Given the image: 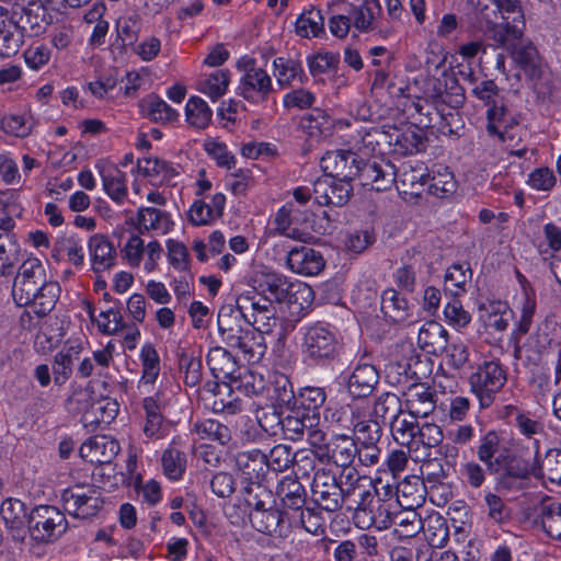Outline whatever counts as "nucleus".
<instances>
[{"label": "nucleus", "mask_w": 561, "mask_h": 561, "mask_svg": "<svg viewBox=\"0 0 561 561\" xmlns=\"http://www.w3.org/2000/svg\"><path fill=\"white\" fill-rule=\"evenodd\" d=\"M325 175L350 183L357 179L362 186L376 192L390 190L396 180V167L389 160H364L350 150L328 151L321 159Z\"/></svg>", "instance_id": "obj_1"}, {"label": "nucleus", "mask_w": 561, "mask_h": 561, "mask_svg": "<svg viewBox=\"0 0 561 561\" xmlns=\"http://www.w3.org/2000/svg\"><path fill=\"white\" fill-rule=\"evenodd\" d=\"M511 56L517 67L523 71L528 87L539 99H545L551 92L547 66L537 48L530 42H518L512 48Z\"/></svg>", "instance_id": "obj_2"}, {"label": "nucleus", "mask_w": 561, "mask_h": 561, "mask_svg": "<svg viewBox=\"0 0 561 561\" xmlns=\"http://www.w3.org/2000/svg\"><path fill=\"white\" fill-rule=\"evenodd\" d=\"M68 527L65 514L51 505H39L32 510L27 519V528L37 542L57 540Z\"/></svg>", "instance_id": "obj_3"}, {"label": "nucleus", "mask_w": 561, "mask_h": 561, "mask_svg": "<svg viewBox=\"0 0 561 561\" xmlns=\"http://www.w3.org/2000/svg\"><path fill=\"white\" fill-rule=\"evenodd\" d=\"M490 472L500 476V483L506 489L522 484L530 476L536 478V465L515 451L503 448L496 456Z\"/></svg>", "instance_id": "obj_4"}, {"label": "nucleus", "mask_w": 561, "mask_h": 561, "mask_svg": "<svg viewBox=\"0 0 561 561\" xmlns=\"http://www.w3.org/2000/svg\"><path fill=\"white\" fill-rule=\"evenodd\" d=\"M325 392L321 388H305L298 398H295L289 408V414L283 421H331L333 405H324Z\"/></svg>", "instance_id": "obj_5"}, {"label": "nucleus", "mask_w": 561, "mask_h": 561, "mask_svg": "<svg viewBox=\"0 0 561 561\" xmlns=\"http://www.w3.org/2000/svg\"><path fill=\"white\" fill-rule=\"evenodd\" d=\"M10 16L28 36H38L47 30L53 16L39 0H14Z\"/></svg>", "instance_id": "obj_6"}, {"label": "nucleus", "mask_w": 561, "mask_h": 561, "mask_svg": "<svg viewBox=\"0 0 561 561\" xmlns=\"http://www.w3.org/2000/svg\"><path fill=\"white\" fill-rule=\"evenodd\" d=\"M311 492L314 503L320 508L336 512L348 496L350 489L344 490L331 471L318 469L313 476Z\"/></svg>", "instance_id": "obj_7"}, {"label": "nucleus", "mask_w": 561, "mask_h": 561, "mask_svg": "<svg viewBox=\"0 0 561 561\" xmlns=\"http://www.w3.org/2000/svg\"><path fill=\"white\" fill-rule=\"evenodd\" d=\"M506 375L499 363L486 362L470 376V386L481 408L489 407L494 394L505 385Z\"/></svg>", "instance_id": "obj_8"}, {"label": "nucleus", "mask_w": 561, "mask_h": 561, "mask_svg": "<svg viewBox=\"0 0 561 561\" xmlns=\"http://www.w3.org/2000/svg\"><path fill=\"white\" fill-rule=\"evenodd\" d=\"M65 510L77 518L95 516L102 508L101 493L94 486L75 485L61 493Z\"/></svg>", "instance_id": "obj_9"}, {"label": "nucleus", "mask_w": 561, "mask_h": 561, "mask_svg": "<svg viewBox=\"0 0 561 561\" xmlns=\"http://www.w3.org/2000/svg\"><path fill=\"white\" fill-rule=\"evenodd\" d=\"M444 461V457H432L431 454H427L420 468L423 477L422 484L432 502L438 506L446 504L451 496V491L443 482L447 478Z\"/></svg>", "instance_id": "obj_10"}, {"label": "nucleus", "mask_w": 561, "mask_h": 561, "mask_svg": "<svg viewBox=\"0 0 561 561\" xmlns=\"http://www.w3.org/2000/svg\"><path fill=\"white\" fill-rule=\"evenodd\" d=\"M360 496L355 517L366 527L374 526L379 530L389 528L396 514L391 511L392 503L375 499L369 491L363 492Z\"/></svg>", "instance_id": "obj_11"}, {"label": "nucleus", "mask_w": 561, "mask_h": 561, "mask_svg": "<svg viewBox=\"0 0 561 561\" xmlns=\"http://www.w3.org/2000/svg\"><path fill=\"white\" fill-rule=\"evenodd\" d=\"M217 323L222 342L231 348L240 344L245 332L250 330L247 313H242L232 305H225L219 309Z\"/></svg>", "instance_id": "obj_12"}, {"label": "nucleus", "mask_w": 561, "mask_h": 561, "mask_svg": "<svg viewBox=\"0 0 561 561\" xmlns=\"http://www.w3.org/2000/svg\"><path fill=\"white\" fill-rule=\"evenodd\" d=\"M313 198L320 206H344L353 194L350 183L323 175L313 183Z\"/></svg>", "instance_id": "obj_13"}, {"label": "nucleus", "mask_w": 561, "mask_h": 561, "mask_svg": "<svg viewBox=\"0 0 561 561\" xmlns=\"http://www.w3.org/2000/svg\"><path fill=\"white\" fill-rule=\"evenodd\" d=\"M249 519L252 527L264 535L286 537L289 531L288 513L276 507L275 504L262 511L249 512Z\"/></svg>", "instance_id": "obj_14"}, {"label": "nucleus", "mask_w": 561, "mask_h": 561, "mask_svg": "<svg viewBox=\"0 0 561 561\" xmlns=\"http://www.w3.org/2000/svg\"><path fill=\"white\" fill-rule=\"evenodd\" d=\"M306 354L312 359H331L337 348L335 335L324 327L313 325L305 334Z\"/></svg>", "instance_id": "obj_15"}, {"label": "nucleus", "mask_w": 561, "mask_h": 561, "mask_svg": "<svg viewBox=\"0 0 561 561\" xmlns=\"http://www.w3.org/2000/svg\"><path fill=\"white\" fill-rule=\"evenodd\" d=\"M121 450L119 443L108 435L89 437L80 447V456L91 463L108 465Z\"/></svg>", "instance_id": "obj_16"}, {"label": "nucleus", "mask_w": 561, "mask_h": 561, "mask_svg": "<svg viewBox=\"0 0 561 561\" xmlns=\"http://www.w3.org/2000/svg\"><path fill=\"white\" fill-rule=\"evenodd\" d=\"M207 365L213 376L227 387L241 377L242 368L238 365L236 357L224 347L216 346L209 350Z\"/></svg>", "instance_id": "obj_17"}, {"label": "nucleus", "mask_w": 561, "mask_h": 561, "mask_svg": "<svg viewBox=\"0 0 561 561\" xmlns=\"http://www.w3.org/2000/svg\"><path fill=\"white\" fill-rule=\"evenodd\" d=\"M239 91L248 101H265L273 91L271 77L264 69L252 67L241 78Z\"/></svg>", "instance_id": "obj_18"}, {"label": "nucleus", "mask_w": 561, "mask_h": 561, "mask_svg": "<svg viewBox=\"0 0 561 561\" xmlns=\"http://www.w3.org/2000/svg\"><path fill=\"white\" fill-rule=\"evenodd\" d=\"M287 265L297 274L313 276L324 268L325 261L319 251L301 245L288 252Z\"/></svg>", "instance_id": "obj_19"}, {"label": "nucleus", "mask_w": 561, "mask_h": 561, "mask_svg": "<svg viewBox=\"0 0 561 561\" xmlns=\"http://www.w3.org/2000/svg\"><path fill=\"white\" fill-rule=\"evenodd\" d=\"M236 465L245 484L262 483L268 472L266 455L259 449L238 454Z\"/></svg>", "instance_id": "obj_20"}, {"label": "nucleus", "mask_w": 561, "mask_h": 561, "mask_svg": "<svg viewBox=\"0 0 561 561\" xmlns=\"http://www.w3.org/2000/svg\"><path fill=\"white\" fill-rule=\"evenodd\" d=\"M0 514L11 533L12 539L22 541L25 537V525L28 519L24 502L12 497L7 499L1 504Z\"/></svg>", "instance_id": "obj_21"}, {"label": "nucleus", "mask_w": 561, "mask_h": 561, "mask_svg": "<svg viewBox=\"0 0 561 561\" xmlns=\"http://www.w3.org/2000/svg\"><path fill=\"white\" fill-rule=\"evenodd\" d=\"M379 381L377 369L370 364L357 365L348 378L347 389L354 398L370 396Z\"/></svg>", "instance_id": "obj_22"}, {"label": "nucleus", "mask_w": 561, "mask_h": 561, "mask_svg": "<svg viewBox=\"0 0 561 561\" xmlns=\"http://www.w3.org/2000/svg\"><path fill=\"white\" fill-rule=\"evenodd\" d=\"M92 270L100 273L110 270L116 261V250L103 234H94L89 240Z\"/></svg>", "instance_id": "obj_23"}, {"label": "nucleus", "mask_w": 561, "mask_h": 561, "mask_svg": "<svg viewBox=\"0 0 561 561\" xmlns=\"http://www.w3.org/2000/svg\"><path fill=\"white\" fill-rule=\"evenodd\" d=\"M276 495L283 506L297 512L306 504L307 493L297 477H284L276 486Z\"/></svg>", "instance_id": "obj_24"}, {"label": "nucleus", "mask_w": 561, "mask_h": 561, "mask_svg": "<svg viewBox=\"0 0 561 561\" xmlns=\"http://www.w3.org/2000/svg\"><path fill=\"white\" fill-rule=\"evenodd\" d=\"M259 286L264 297H267L272 302H293L294 284L289 283L287 278L280 274L268 273L264 275Z\"/></svg>", "instance_id": "obj_25"}, {"label": "nucleus", "mask_w": 561, "mask_h": 561, "mask_svg": "<svg viewBox=\"0 0 561 561\" xmlns=\"http://www.w3.org/2000/svg\"><path fill=\"white\" fill-rule=\"evenodd\" d=\"M25 33L10 16L8 21L0 20V56L12 57L24 43Z\"/></svg>", "instance_id": "obj_26"}, {"label": "nucleus", "mask_w": 561, "mask_h": 561, "mask_svg": "<svg viewBox=\"0 0 561 561\" xmlns=\"http://www.w3.org/2000/svg\"><path fill=\"white\" fill-rule=\"evenodd\" d=\"M417 343L428 353L442 352L448 345V332L439 323L430 321L420 329Z\"/></svg>", "instance_id": "obj_27"}, {"label": "nucleus", "mask_w": 561, "mask_h": 561, "mask_svg": "<svg viewBox=\"0 0 561 561\" xmlns=\"http://www.w3.org/2000/svg\"><path fill=\"white\" fill-rule=\"evenodd\" d=\"M356 450V442L350 436H332L330 447H325L324 458L332 460L337 466L346 467L353 461Z\"/></svg>", "instance_id": "obj_28"}, {"label": "nucleus", "mask_w": 561, "mask_h": 561, "mask_svg": "<svg viewBox=\"0 0 561 561\" xmlns=\"http://www.w3.org/2000/svg\"><path fill=\"white\" fill-rule=\"evenodd\" d=\"M381 311L392 322H402L409 317V304L394 288H387L381 295Z\"/></svg>", "instance_id": "obj_29"}, {"label": "nucleus", "mask_w": 561, "mask_h": 561, "mask_svg": "<svg viewBox=\"0 0 561 561\" xmlns=\"http://www.w3.org/2000/svg\"><path fill=\"white\" fill-rule=\"evenodd\" d=\"M536 523L540 524L542 530L550 538L561 540V503H541Z\"/></svg>", "instance_id": "obj_30"}, {"label": "nucleus", "mask_w": 561, "mask_h": 561, "mask_svg": "<svg viewBox=\"0 0 561 561\" xmlns=\"http://www.w3.org/2000/svg\"><path fill=\"white\" fill-rule=\"evenodd\" d=\"M536 478L561 485V449H549L536 465Z\"/></svg>", "instance_id": "obj_31"}, {"label": "nucleus", "mask_w": 561, "mask_h": 561, "mask_svg": "<svg viewBox=\"0 0 561 561\" xmlns=\"http://www.w3.org/2000/svg\"><path fill=\"white\" fill-rule=\"evenodd\" d=\"M142 112L154 123L174 122L179 114L165 101L156 94L148 95L141 103Z\"/></svg>", "instance_id": "obj_32"}, {"label": "nucleus", "mask_w": 561, "mask_h": 561, "mask_svg": "<svg viewBox=\"0 0 561 561\" xmlns=\"http://www.w3.org/2000/svg\"><path fill=\"white\" fill-rule=\"evenodd\" d=\"M300 127L309 137L321 138L329 135L333 119L324 111L314 108L301 118Z\"/></svg>", "instance_id": "obj_33"}, {"label": "nucleus", "mask_w": 561, "mask_h": 561, "mask_svg": "<svg viewBox=\"0 0 561 561\" xmlns=\"http://www.w3.org/2000/svg\"><path fill=\"white\" fill-rule=\"evenodd\" d=\"M272 386L276 403V405L273 407L274 414L280 419L284 413L283 409L289 410L296 397L289 378L284 374L275 373Z\"/></svg>", "instance_id": "obj_34"}, {"label": "nucleus", "mask_w": 561, "mask_h": 561, "mask_svg": "<svg viewBox=\"0 0 561 561\" xmlns=\"http://www.w3.org/2000/svg\"><path fill=\"white\" fill-rule=\"evenodd\" d=\"M472 271L469 263L453 264L445 274V291L458 297L466 291V284L471 279Z\"/></svg>", "instance_id": "obj_35"}, {"label": "nucleus", "mask_w": 561, "mask_h": 561, "mask_svg": "<svg viewBox=\"0 0 561 561\" xmlns=\"http://www.w3.org/2000/svg\"><path fill=\"white\" fill-rule=\"evenodd\" d=\"M80 347L62 348L55 355L53 374L57 385H64L72 374L73 362L79 359Z\"/></svg>", "instance_id": "obj_36"}, {"label": "nucleus", "mask_w": 561, "mask_h": 561, "mask_svg": "<svg viewBox=\"0 0 561 561\" xmlns=\"http://www.w3.org/2000/svg\"><path fill=\"white\" fill-rule=\"evenodd\" d=\"M234 348L240 350L249 363L255 364L264 357L267 347L263 334L250 329Z\"/></svg>", "instance_id": "obj_37"}, {"label": "nucleus", "mask_w": 561, "mask_h": 561, "mask_svg": "<svg viewBox=\"0 0 561 561\" xmlns=\"http://www.w3.org/2000/svg\"><path fill=\"white\" fill-rule=\"evenodd\" d=\"M396 150L402 154H413L424 151L426 148L427 138L424 133L417 128L409 127L401 134L396 135Z\"/></svg>", "instance_id": "obj_38"}, {"label": "nucleus", "mask_w": 561, "mask_h": 561, "mask_svg": "<svg viewBox=\"0 0 561 561\" xmlns=\"http://www.w3.org/2000/svg\"><path fill=\"white\" fill-rule=\"evenodd\" d=\"M103 188L116 203H123L127 195L126 175L117 168L101 172Z\"/></svg>", "instance_id": "obj_39"}, {"label": "nucleus", "mask_w": 561, "mask_h": 561, "mask_svg": "<svg viewBox=\"0 0 561 561\" xmlns=\"http://www.w3.org/2000/svg\"><path fill=\"white\" fill-rule=\"evenodd\" d=\"M379 0H364L360 5H351L350 14L354 19V26L359 32L374 30L375 13L380 12Z\"/></svg>", "instance_id": "obj_40"}, {"label": "nucleus", "mask_w": 561, "mask_h": 561, "mask_svg": "<svg viewBox=\"0 0 561 561\" xmlns=\"http://www.w3.org/2000/svg\"><path fill=\"white\" fill-rule=\"evenodd\" d=\"M137 221L139 227L145 230H161L168 232L171 228L172 221L165 211L154 207H141L137 213ZM139 231L142 232L141 228Z\"/></svg>", "instance_id": "obj_41"}, {"label": "nucleus", "mask_w": 561, "mask_h": 561, "mask_svg": "<svg viewBox=\"0 0 561 561\" xmlns=\"http://www.w3.org/2000/svg\"><path fill=\"white\" fill-rule=\"evenodd\" d=\"M242 493L250 512L262 511L275 504L273 493L262 483H247Z\"/></svg>", "instance_id": "obj_42"}, {"label": "nucleus", "mask_w": 561, "mask_h": 561, "mask_svg": "<svg viewBox=\"0 0 561 561\" xmlns=\"http://www.w3.org/2000/svg\"><path fill=\"white\" fill-rule=\"evenodd\" d=\"M185 115L191 126L205 129L211 122L213 112L202 98L192 96L186 103Z\"/></svg>", "instance_id": "obj_43"}, {"label": "nucleus", "mask_w": 561, "mask_h": 561, "mask_svg": "<svg viewBox=\"0 0 561 561\" xmlns=\"http://www.w3.org/2000/svg\"><path fill=\"white\" fill-rule=\"evenodd\" d=\"M60 291L61 287L57 282L47 280V283L43 284L42 291L34 302L33 312L38 318L48 316L54 310L59 299Z\"/></svg>", "instance_id": "obj_44"}, {"label": "nucleus", "mask_w": 561, "mask_h": 561, "mask_svg": "<svg viewBox=\"0 0 561 561\" xmlns=\"http://www.w3.org/2000/svg\"><path fill=\"white\" fill-rule=\"evenodd\" d=\"M427 180L428 174H424L421 170L415 168H410L409 170L404 169L399 175L396 173L393 184H397V188L400 193L417 196L420 195L417 188L426 185Z\"/></svg>", "instance_id": "obj_45"}, {"label": "nucleus", "mask_w": 561, "mask_h": 561, "mask_svg": "<svg viewBox=\"0 0 561 561\" xmlns=\"http://www.w3.org/2000/svg\"><path fill=\"white\" fill-rule=\"evenodd\" d=\"M163 473L170 479L178 481L182 479L186 469V455L176 449L168 448L163 451L162 458Z\"/></svg>", "instance_id": "obj_46"}, {"label": "nucleus", "mask_w": 561, "mask_h": 561, "mask_svg": "<svg viewBox=\"0 0 561 561\" xmlns=\"http://www.w3.org/2000/svg\"><path fill=\"white\" fill-rule=\"evenodd\" d=\"M229 81V70H217L199 83L198 90L213 101H217L226 93Z\"/></svg>", "instance_id": "obj_47"}, {"label": "nucleus", "mask_w": 561, "mask_h": 561, "mask_svg": "<svg viewBox=\"0 0 561 561\" xmlns=\"http://www.w3.org/2000/svg\"><path fill=\"white\" fill-rule=\"evenodd\" d=\"M508 108L501 103L500 105L494 102L486 112L488 125L486 130L491 136H497L501 141H506L514 138V134L508 130H502L501 125L506 116H508Z\"/></svg>", "instance_id": "obj_48"}, {"label": "nucleus", "mask_w": 561, "mask_h": 561, "mask_svg": "<svg viewBox=\"0 0 561 561\" xmlns=\"http://www.w3.org/2000/svg\"><path fill=\"white\" fill-rule=\"evenodd\" d=\"M297 32L302 36H308L309 32L312 36L318 37L324 33V18L321 10L311 8L305 11L297 20Z\"/></svg>", "instance_id": "obj_49"}, {"label": "nucleus", "mask_w": 561, "mask_h": 561, "mask_svg": "<svg viewBox=\"0 0 561 561\" xmlns=\"http://www.w3.org/2000/svg\"><path fill=\"white\" fill-rule=\"evenodd\" d=\"M275 76L280 85H289L296 77L302 82L305 76L300 61L278 57L273 61Z\"/></svg>", "instance_id": "obj_50"}, {"label": "nucleus", "mask_w": 561, "mask_h": 561, "mask_svg": "<svg viewBox=\"0 0 561 561\" xmlns=\"http://www.w3.org/2000/svg\"><path fill=\"white\" fill-rule=\"evenodd\" d=\"M331 421H355L370 416V408L367 402L353 400L345 405H333L330 414Z\"/></svg>", "instance_id": "obj_51"}, {"label": "nucleus", "mask_w": 561, "mask_h": 561, "mask_svg": "<svg viewBox=\"0 0 561 561\" xmlns=\"http://www.w3.org/2000/svg\"><path fill=\"white\" fill-rule=\"evenodd\" d=\"M523 27L518 24H512L510 21L496 24L494 27V41L497 45L505 47L510 53L512 48L522 42Z\"/></svg>", "instance_id": "obj_52"}, {"label": "nucleus", "mask_w": 561, "mask_h": 561, "mask_svg": "<svg viewBox=\"0 0 561 561\" xmlns=\"http://www.w3.org/2000/svg\"><path fill=\"white\" fill-rule=\"evenodd\" d=\"M19 244L11 233L0 234V270L2 275L10 274L18 262Z\"/></svg>", "instance_id": "obj_53"}, {"label": "nucleus", "mask_w": 561, "mask_h": 561, "mask_svg": "<svg viewBox=\"0 0 561 561\" xmlns=\"http://www.w3.org/2000/svg\"><path fill=\"white\" fill-rule=\"evenodd\" d=\"M491 3V12L493 15L501 14L505 22L512 24L525 25L524 14L517 0H488Z\"/></svg>", "instance_id": "obj_54"}, {"label": "nucleus", "mask_w": 561, "mask_h": 561, "mask_svg": "<svg viewBox=\"0 0 561 561\" xmlns=\"http://www.w3.org/2000/svg\"><path fill=\"white\" fill-rule=\"evenodd\" d=\"M295 525L304 528L306 531L317 535L321 528V516L320 513L314 508H300L297 512H293L290 516L288 514V526L289 528Z\"/></svg>", "instance_id": "obj_55"}, {"label": "nucleus", "mask_w": 561, "mask_h": 561, "mask_svg": "<svg viewBox=\"0 0 561 561\" xmlns=\"http://www.w3.org/2000/svg\"><path fill=\"white\" fill-rule=\"evenodd\" d=\"M400 413L401 401L394 394L379 398L370 410V415L373 414L376 420L380 419L381 421H397Z\"/></svg>", "instance_id": "obj_56"}, {"label": "nucleus", "mask_w": 561, "mask_h": 561, "mask_svg": "<svg viewBox=\"0 0 561 561\" xmlns=\"http://www.w3.org/2000/svg\"><path fill=\"white\" fill-rule=\"evenodd\" d=\"M142 364V379L147 383L156 381L160 371V358L157 350L152 344H145L140 352Z\"/></svg>", "instance_id": "obj_57"}, {"label": "nucleus", "mask_w": 561, "mask_h": 561, "mask_svg": "<svg viewBox=\"0 0 561 561\" xmlns=\"http://www.w3.org/2000/svg\"><path fill=\"white\" fill-rule=\"evenodd\" d=\"M311 217L312 213L306 211L304 218H299L296 205L294 203H287L277 211L274 222L277 229L285 232L294 224H309Z\"/></svg>", "instance_id": "obj_58"}, {"label": "nucleus", "mask_w": 561, "mask_h": 561, "mask_svg": "<svg viewBox=\"0 0 561 561\" xmlns=\"http://www.w3.org/2000/svg\"><path fill=\"white\" fill-rule=\"evenodd\" d=\"M501 451L502 449H500L499 435L495 432L490 431L483 436L481 444L478 447L477 455L490 471L492 465L494 463L493 461H495L496 456Z\"/></svg>", "instance_id": "obj_59"}, {"label": "nucleus", "mask_w": 561, "mask_h": 561, "mask_svg": "<svg viewBox=\"0 0 561 561\" xmlns=\"http://www.w3.org/2000/svg\"><path fill=\"white\" fill-rule=\"evenodd\" d=\"M427 192L438 198H444L456 191V181L450 172L438 173L432 178L428 175Z\"/></svg>", "instance_id": "obj_60"}, {"label": "nucleus", "mask_w": 561, "mask_h": 561, "mask_svg": "<svg viewBox=\"0 0 561 561\" xmlns=\"http://www.w3.org/2000/svg\"><path fill=\"white\" fill-rule=\"evenodd\" d=\"M416 425L419 423H389L394 440L401 446L409 447V449L419 447L417 434L415 433Z\"/></svg>", "instance_id": "obj_61"}, {"label": "nucleus", "mask_w": 561, "mask_h": 561, "mask_svg": "<svg viewBox=\"0 0 561 561\" xmlns=\"http://www.w3.org/2000/svg\"><path fill=\"white\" fill-rule=\"evenodd\" d=\"M194 432L199 434L201 438L217 440L221 445L228 443L231 438V432L224 423H195Z\"/></svg>", "instance_id": "obj_62"}, {"label": "nucleus", "mask_w": 561, "mask_h": 561, "mask_svg": "<svg viewBox=\"0 0 561 561\" xmlns=\"http://www.w3.org/2000/svg\"><path fill=\"white\" fill-rule=\"evenodd\" d=\"M425 533L428 540L427 543L434 547L445 546L449 538L447 520L442 516L430 519Z\"/></svg>", "instance_id": "obj_63"}, {"label": "nucleus", "mask_w": 561, "mask_h": 561, "mask_svg": "<svg viewBox=\"0 0 561 561\" xmlns=\"http://www.w3.org/2000/svg\"><path fill=\"white\" fill-rule=\"evenodd\" d=\"M179 367L184 371V382L187 386L194 387L199 382L202 377L201 359L182 352L179 354Z\"/></svg>", "instance_id": "obj_64"}]
</instances>
